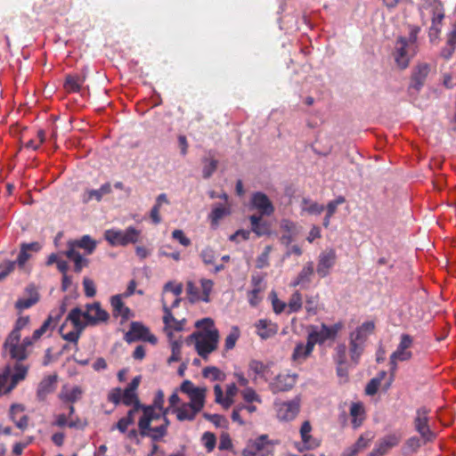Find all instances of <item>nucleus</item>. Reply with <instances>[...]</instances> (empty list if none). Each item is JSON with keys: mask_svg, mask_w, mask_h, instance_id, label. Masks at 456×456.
Masks as SVG:
<instances>
[{"mask_svg": "<svg viewBox=\"0 0 456 456\" xmlns=\"http://www.w3.org/2000/svg\"><path fill=\"white\" fill-rule=\"evenodd\" d=\"M164 393L158 390L154 395L153 403L151 405H144V436H150L153 441L159 440L166 436L167 428L169 424L167 419V409L163 408ZM150 456H164V452L152 442ZM168 456H185L183 451L170 453Z\"/></svg>", "mask_w": 456, "mask_h": 456, "instance_id": "f257e3e1", "label": "nucleus"}, {"mask_svg": "<svg viewBox=\"0 0 456 456\" xmlns=\"http://www.w3.org/2000/svg\"><path fill=\"white\" fill-rule=\"evenodd\" d=\"M142 377L138 375L134 377L127 387L122 390L120 387H114L110 390L108 394V401L115 405L123 403L126 406L134 405V408L129 410L127 415L121 418L116 424L121 433H125L127 430L128 426L134 423V415L140 409H142V405L138 398L137 389L140 386Z\"/></svg>", "mask_w": 456, "mask_h": 456, "instance_id": "f03ea898", "label": "nucleus"}, {"mask_svg": "<svg viewBox=\"0 0 456 456\" xmlns=\"http://www.w3.org/2000/svg\"><path fill=\"white\" fill-rule=\"evenodd\" d=\"M197 328H202L203 331H195L186 338V343L195 344V349L200 356L207 359L208 354L217 348L219 333L214 328V322L210 318H204L196 322Z\"/></svg>", "mask_w": 456, "mask_h": 456, "instance_id": "7ed1b4c3", "label": "nucleus"}, {"mask_svg": "<svg viewBox=\"0 0 456 456\" xmlns=\"http://www.w3.org/2000/svg\"><path fill=\"white\" fill-rule=\"evenodd\" d=\"M413 345V338L406 333H403L400 336V341L395 352L389 357V364L391 373L394 374L397 370L398 362L410 361L413 354L411 351V347Z\"/></svg>", "mask_w": 456, "mask_h": 456, "instance_id": "20e7f679", "label": "nucleus"}, {"mask_svg": "<svg viewBox=\"0 0 456 456\" xmlns=\"http://www.w3.org/2000/svg\"><path fill=\"white\" fill-rule=\"evenodd\" d=\"M430 410L422 406L416 411L413 419L414 429L419 434L424 444L432 443L436 438V433L429 427Z\"/></svg>", "mask_w": 456, "mask_h": 456, "instance_id": "39448f33", "label": "nucleus"}, {"mask_svg": "<svg viewBox=\"0 0 456 456\" xmlns=\"http://www.w3.org/2000/svg\"><path fill=\"white\" fill-rule=\"evenodd\" d=\"M66 321H69L73 324L74 330L65 333L64 325H62L60 329L61 337L63 339L77 345L82 331L86 328V323H83L81 320V309L79 307L73 308L69 313Z\"/></svg>", "mask_w": 456, "mask_h": 456, "instance_id": "423d86ee", "label": "nucleus"}, {"mask_svg": "<svg viewBox=\"0 0 456 456\" xmlns=\"http://www.w3.org/2000/svg\"><path fill=\"white\" fill-rule=\"evenodd\" d=\"M278 444L277 440H270L268 435H260L255 439L248 440L241 454L242 456H256L258 452H262L273 453V446Z\"/></svg>", "mask_w": 456, "mask_h": 456, "instance_id": "0eeeda50", "label": "nucleus"}, {"mask_svg": "<svg viewBox=\"0 0 456 456\" xmlns=\"http://www.w3.org/2000/svg\"><path fill=\"white\" fill-rule=\"evenodd\" d=\"M139 231L133 227H128L125 231L107 230L104 237L112 246H126L135 242L139 238Z\"/></svg>", "mask_w": 456, "mask_h": 456, "instance_id": "6e6552de", "label": "nucleus"}, {"mask_svg": "<svg viewBox=\"0 0 456 456\" xmlns=\"http://www.w3.org/2000/svg\"><path fill=\"white\" fill-rule=\"evenodd\" d=\"M343 328L342 322H337L332 326H328L324 323L321 325V330H317L315 326H311V330L308 337L313 341L314 346L316 344L322 345L328 339H335L338 331Z\"/></svg>", "mask_w": 456, "mask_h": 456, "instance_id": "1a4fd4ad", "label": "nucleus"}, {"mask_svg": "<svg viewBox=\"0 0 456 456\" xmlns=\"http://www.w3.org/2000/svg\"><path fill=\"white\" fill-rule=\"evenodd\" d=\"M416 53V49L411 48L408 45V41L405 37H401L396 40L394 59L400 69H406L409 66L411 59Z\"/></svg>", "mask_w": 456, "mask_h": 456, "instance_id": "9d476101", "label": "nucleus"}, {"mask_svg": "<svg viewBox=\"0 0 456 456\" xmlns=\"http://www.w3.org/2000/svg\"><path fill=\"white\" fill-rule=\"evenodd\" d=\"M402 441V434L400 432H393L380 438L374 448L367 456H385L388 452L396 447Z\"/></svg>", "mask_w": 456, "mask_h": 456, "instance_id": "9b49d317", "label": "nucleus"}, {"mask_svg": "<svg viewBox=\"0 0 456 456\" xmlns=\"http://www.w3.org/2000/svg\"><path fill=\"white\" fill-rule=\"evenodd\" d=\"M84 318L83 323L86 326H94L99 322H106L109 319V314L101 307L100 303L86 305V310H81V318Z\"/></svg>", "mask_w": 456, "mask_h": 456, "instance_id": "f8f14e48", "label": "nucleus"}, {"mask_svg": "<svg viewBox=\"0 0 456 456\" xmlns=\"http://www.w3.org/2000/svg\"><path fill=\"white\" fill-rule=\"evenodd\" d=\"M430 72V65L426 62L418 63L412 69L409 92L418 94L424 86Z\"/></svg>", "mask_w": 456, "mask_h": 456, "instance_id": "ddd939ff", "label": "nucleus"}, {"mask_svg": "<svg viewBox=\"0 0 456 456\" xmlns=\"http://www.w3.org/2000/svg\"><path fill=\"white\" fill-rule=\"evenodd\" d=\"M297 375L280 373L269 382V388L273 394L290 390L297 382Z\"/></svg>", "mask_w": 456, "mask_h": 456, "instance_id": "4468645a", "label": "nucleus"}, {"mask_svg": "<svg viewBox=\"0 0 456 456\" xmlns=\"http://www.w3.org/2000/svg\"><path fill=\"white\" fill-rule=\"evenodd\" d=\"M42 248L39 242L34 241L30 243H21L20 252L14 262L20 270L29 273V270L26 266V263L32 257L34 253H37Z\"/></svg>", "mask_w": 456, "mask_h": 456, "instance_id": "2eb2a0df", "label": "nucleus"}, {"mask_svg": "<svg viewBox=\"0 0 456 456\" xmlns=\"http://www.w3.org/2000/svg\"><path fill=\"white\" fill-rule=\"evenodd\" d=\"M35 341L33 336L31 338L26 337L21 342L14 344L13 347L12 345H6L5 340L3 347L4 351L9 352L11 358L22 361L27 358V347L32 346Z\"/></svg>", "mask_w": 456, "mask_h": 456, "instance_id": "dca6fc26", "label": "nucleus"}, {"mask_svg": "<svg viewBox=\"0 0 456 456\" xmlns=\"http://www.w3.org/2000/svg\"><path fill=\"white\" fill-rule=\"evenodd\" d=\"M277 418L280 420L290 421L294 419L299 412V400L295 399L290 402H284L276 405Z\"/></svg>", "mask_w": 456, "mask_h": 456, "instance_id": "f3484780", "label": "nucleus"}, {"mask_svg": "<svg viewBox=\"0 0 456 456\" xmlns=\"http://www.w3.org/2000/svg\"><path fill=\"white\" fill-rule=\"evenodd\" d=\"M336 259L337 255L333 248L326 249L320 254L316 271L321 278H324L330 273Z\"/></svg>", "mask_w": 456, "mask_h": 456, "instance_id": "a211bd4d", "label": "nucleus"}, {"mask_svg": "<svg viewBox=\"0 0 456 456\" xmlns=\"http://www.w3.org/2000/svg\"><path fill=\"white\" fill-rule=\"evenodd\" d=\"M252 206L257 209L260 216H271L274 212V207L266 194L261 191L253 193L251 197Z\"/></svg>", "mask_w": 456, "mask_h": 456, "instance_id": "6ab92c4d", "label": "nucleus"}, {"mask_svg": "<svg viewBox=\"0 0 456 456\" xmlns=\"http://www.w3.org/2000/svg\"><path fill=\"white\" fill-rule=\"evenodd\" d=\"M57 375H49L45 377L38 384L37 389V399L40 402H44L46 397L53 394L56 389Z\"/></svg>", "mask_w": 456, "mask_h": 456, "instance_id": "aec40b11", "label": "nucleus"}, {"mask_svg": "<svg viewBox=\"0 0 456 456\" xmlns=\"http://www.w3.org/2000/svg\"><path fill=\"white\" fill-rule=\"evenodd\" d=\"M248 371L255 374L254 380L261 379L265 381H269L273 376L271 370V363H264L258 360H251L248 363Z\"/></svg>", "mask_w": 456, "mask_h": 456, "instance_id": "412c9836", "label": "nucleus"}, {"mask_svg": "<svg viewBox=\"0 0 456 456\" xmlns=\"http://www.w3.org/2000/svg\"><path fill=\"white\" fill-rule=\"evenodd\" d=\"M256 332L262 339L275 336L279 330L277 323L268 319H260L255 323Z\"/></svg>", "mask_w": 456, "mask_h": 456, "instance_id": "4be33fe9", "label": "nucleus"}, {"mask_svg": "<svg viewBox=\"0 0 456 456\" xmlns=\"http://www.w3.org/2000/svg\"><path fill=\"white\" fill-rule=\"evenodd\" d=\"M314 348V344L307 336L306 344L300 342L297 343L294 348V351L291 355V359L294 362H302L305 361L313 353Z\"/></svg>", "mask_w": 456, "mask_h": 456, "instance_id": "5701e85b", "label": "nucleus"}, {"mask_svg": "<svg viewBox=\"0 0 456 456\" xmlns=\"http://www.w3.org/2000/svg\"><path fill=\"white\" fill-rule=\"evenodd\" d=\"M122 295H115L110 298V305L112 307V314L114 317L120 316L122 322L127 321L131 316V311L126 307L122 301Z\"/></svg>", "mask_w": 456, "mask_h": 456, "instance_id": "b1692460", "label": "nucleus"}, {"mask_svg": "<svg viewBox=\"0 0 456 456\" xmlns=\"http://www.w3.org/2000/svg\"><path fill=\"white\" fill-rule=\"evenodd\" d=\"M29 322V316L19 317L14 324L13 329L6 338V345H12L14 347V344L20 341V330L25 328Z\"/></svg>", "mask_w": 456, "mask_h": 456, "instance_id": "393cba45", "label": "nucleus"}, {"mask_svg": "<svg viewBox=\"0 0 456 456\" xmlns=\"http://www.w3.org/2000/svg\"><path fill=\"white\" fill-rule=\"evenodd\" d=\"M67 246L74 250L83 248L87 255H91L96 248V242L89 235H84L79 240H69Z\"/></svg>", "mask_w": 456, "mask_h": 456, "instance_id": "a878e982", "label": "nucleus"}, {"mask_svg": "<svg viewBox=\"0 0 456 456\" xmlns=\"http://www.w3.org/2000/svg\"><path fill=\"white\" fill-rule=\"evenodd\" d=\"M314 263L307 262L302 270L299 272L296 279L291 282L290 286L297 287L301 286L305 287V285H309L312 281V276L314 275Z\"/></svg>", "mask_w": 456, "mask_h": 456, "instance_id": "bb28decb", "label": "nucleus"}, {"mask_svg": "<svg viewBox=\"0 0 456 456\" xmlns=\"http://www.w3.org/2000/svg\"><path fill=\"white\" fill-rule=\"evenodd\" d=\"M86 75L79 74H68L65 77L63 87L68 93H78L82 85L86 81Z\"/></svg>", "mask_w": 456, "mask_h": 456, "instance_id": "cd10ccee", "label": "nucleus"}, {"mask_svg": "<svg viewBox=\"0 0 456 456\" xmlns=\"http://www.w3.org/2000/svg\"><path fill=\"white\" fill-rule=\"evenodd\" d=\"M444 18L442 4L435 6V11L432 17V24L429 28V37H437L441 32L442 21Z\"/></svg>", "mask_w": 456, "mask_h": 456, "instance_id": "c85d7f7f", "label": "nucleus"}, {"mask_svg": "<svg viewBox=\"0 0 456 456\" xmlns=\"http://www.w3.org/2000/svg\"><path fill=\"white\" fill-rule=\"evenodd\" d=\"M111 185L110 183L102 184L98 190H86L83 194V202L87 203L92 200L101 201L104 195L111 192Z\"/></svg>", "mask_w": 456, "mask_h": 456, "instance_id": "c756f323", "label": "nucleus"}, {"mask_svg": "<svg viewBox=\"0 0 456 456\" xmlns=\"http://www.w3.org/2000/svg\"><path fill=\"white\" fill-rule=\"evenodd\" d=\"M423 444H425L421 437L412 436L405 440L402 447V453L404 456L416 454Z\"/></svg>", "mask_w": 456, "mask_h": 456, "instance_id": "7c9ffc66", "label": "nucleus"}, {"mask_svg": "<svg viewBox=\"0 0 456 456\" xmlns=\"http://www.w3.org/2000/svg\"><path fill=\"white\" fill-rule=\"evenodd\" d=\"M350 415L352 417L353 428H358L361 427L365 419V410L363 404L360 402L353 403L350 406Z\"/></svg>", "mask_w": 456, "mask_h": 456, "instance_id": "2f4dec72", "label": "nucleus"}, {"mask_svg": "<svg viewBox=\"0 0 456 456\" xmlns=\"http://www.w3.org/2000/svg\"><path fill=\"white\" fill-rule=\"evenodd\" d=\"M64 255L74 262V272L79 273L82 272L84 267H86L89 264L88 259L83 257L77 250L73 248H68Z\"/></svg>", "mask_w": 456, "mask_h": 456, "instance_id": "473e14b6", "label": "nucleus"}, {"mask_svg": "<svg viewBox=\"0 0 456 456\" xmlns=\"http://www.w3.org/2000/svg\"><path fill=\"white\" fill-rule=\"evenodd\" d=\"M27 373L28 367L22 363L17 362L14 365V372L11 376V384L7 387L5 392H11L20 381L25 379Z\"/></svg>", "mask_w": 456, "mask_h": 456, "instance_id": "72a5a7b5", "label": "nucleus"}, {"mask_svg": "<svg viewBox=\"0 0 456 456\" xmlns=\"http://www.w3.org/2000/svg\"><path fill=\"white\" fill-rule=\"evenodd\" d=\"M251 231L258 237L269 233V226L266 222L262 220V216L252 215L249 216Z\"/></svg>", "mask_w": 456, "mask_h": 456, "instance_id": "f704fd0d", "label": "nucleus"}, {"mask_svg": "<svg viewBox=\"0 0 456 456\" xmlns=\"http://www.w3.org/2000/svg\"><path fill=\"white\" fill-rule=\"evenodd\" d=\"M202 176L205 179L210 178L213 174L216 171L218 167V160L215 159V157L211 154V152L208 153V156L204 157L202 159Z\"/></svg>", "mask_w": 456, "mask_h": 456, "instance_id": "c9c22d12", "label": "nucleus"}, {"mask_svg": "<svg viewBox=\"0 0 456 456\" xmlns=\"http://www.w3.org/2000/svg\"><path fill=\"white\" fill-rule=\"evenodd\" d=\"M163 204H169L166 193H161L158 196L156 203L150 212V218L154 224H159L161 222L159 209Z\"/></svg>", "mask_w": 456, "mask_h": 456, "instance_id": "e433bc0d", "label": "nucleus"}, {"mask_svg": "<svg viewBox=\"0 0 456 456\" xmlns=\"http://www.w3.org/2000/svg\"><path fill=\"white\" fill-rule=\"evenodd\" d=\"M206 393L207 388L205 387L195 390L193 394L189 395L191 402L188 404L195 409V411H200L205 404Z\"/></svg>", "mask_w": 456, "mask_h": 456, "instance_id": "4c0bfd02", "label": "nucleus"}, {"mask_svg": "<svg viewBox=\"0 0 456 456\" xmlns=\"http://www.w3.org/2000/svg\"><path fill=\"white\" fill-rule=\"evenodd\" d=\"M141 338H142V323L134 322L131 323L130 330L126 333L125 339L128 343H133Z\"/></svg>", "mask_w": 456, "mask_h": 456, "instance_id": "58836bf2", "label": "nucleus"}, {"mask_svg": "<svg viewBox=\"0 0 456 456\" xmlns=\"http://www.w3.org/2000/svg\"><path fill=\"white\" fill-rule=\"evenodd\" d=\"M82 389L79 387H74L70 390H62L59 394V398L64 403H74L80 399Z\"/></svg>", "mask_w": 456, "mask_h": 456, "instance_id": "ea45409f", "label": "nucleus"}, {"mask_svg": "<svg viewBox=\"0 0 456 456\" xmlns=\"http://www.w3.org/2000/svg\"><path fill=\"white\" fill-rule=\"evenodd\" d=\"M175 412L177 419L183 421L193 420L199 411H195V409L191 407L189 404L184 403L181 407L177 408Z\"/></svg>", "mask_w": 456, "mask_h": 456, "instance_id": "a19ab883", "label": "nucleus"}, {"mask_svg": "<svg viewBox=\"0 0 456 456\" xmlns=\"http://www.w3.org/2000/svg\"><path fill=\"white\" fill-rule=\"evenodd\" d=\"M288 314L297 313L302 309L303 306V297L302 294L296 290L293 292L288 302Z\"/></svg>", "mask_w": 456, "mask_h": 456, "instance_id": "79ce46f5", "label": "nucleus"}, {"mask_svg": "<svg viewBox=\"0 0 456 456\" xmlns=\"http://www.w3.org/2000/svg\"><path fill=\"white\" fill-rule=\"evenodd\" d=\"M320 305V296L319 294L306 295L305 296V311L308 315H315L318 313Z\"/></svg>", "mask_w": 456, "mask_h": 456, "instance_id": "37998d69", "label": "nucleus"}, {"mask_svg": "<svg viewBox=\"0 0 456 456\" xmlns=\"http://www.w3.org/2000/svg\"><path fill=\"white\" fill-rule=\"evenodd\" d=\"M229 214L230 210L227 208L222 206L214 208L208 216L211 222V225L213 227H216L219 224V221L223 219L225 216H228Z\"/></svg>", "mask_w": 456, "mask_h": 456, "instance_id": "c03bdc74", "label": "nucleus"}, {"mask_svg": "<svg viewBox=\"0 0 456 456\" xmlns=\"http://www.w3.org/2000/svg\"><path fill=\"white\" fill-rule=\"evenodd\" d=\"M202 375L204 378L208 379L212 381H224L225 379V374L215 366H208L203 369Z\"/></svg>", "mask_w": 456, "mask_h": 456, "instance_id": "a18cd8bd", "label": "nucleus"}, {"mask_svg": "<svg viewBox=\"0 0 456 456\" xmlns=\"http://www.w3.org/2000/svg\"><path fill=\"white\" fill-rule=\"evenodd\" d=\"M162 305H163V311H164V316H163V322L165 324L164 330L167 332V336L171 339L172 338V332H171V322L175 321V317L172 314L171 309L166 303L165 299L162 298Z\"/></svg>", "mask_w": 456, "mask_h": 456, "instance_id": "49530a36", "label": "nucleus"}, {"mask_svg": "<svg viewBox=\"0 0 456 456\" xmlns=\"http://www.w3.org/2000/svg\"><path fill=\"white\" fill-rule=\"evenodd\" d=\"M302 210L310 215H320L324 210V207L309 199H303Z\"/></svg>", "mask_w": 456, "mask_h": 456, "instance_id": "de8ad7c7", "label": "nucleus"}, {"mask_svg": "<svg viewBox=\"0 0 456 456\" xmlns=\"http://www.w3.org/2000/svg\"><path fill=\"white\" fill-rule=\"evenodd\" d=\"M373 438V433L371 431H366L358 437L354 445L361 452L370 445Z\"/></svg>", "mask_w": 456, "mask_h": 456, "instance_id": "09e8293b", "label": "nucleus"}, {"mask_svg": "<svg viewBox=\"0 0 456 456\" xmlns=\"http://www.w3.org/2000/svg\"><path fill=\"white\" fill-rule=\"evenodd\" d=\"M203 418L212 422L216 428H227L228 421L223 415L204 412Z\"/></svg>", "mask_w": 456, "mask_h": 456, "instance_id": "8fccbe9b", "label": "nucleus"}, {"mask_svg": "<svg viewBox=\"0 0 456 456\" xmlns=\"http://www.w3.org/2000/svg\"><path fill=\"white\" fill-rule=\"evenodd\" d=\"M349 345H350L349 352H350L351 360L355 364H357L359 362L360 357L363 352V344L350 341Z\"/></svg>", "mask_w": 456, "mask_h": 456, "instance_id": "3c124183", "label": "nucleus"}, {"mask_svg": "<svg viewBox=\"0 0 456 456\" xmlns=\"http://www.w3.org/2000/svg\"><path fill=\"white\" fill-rule=\"evenodd\" d=\"M333 360L336 364L346 363V346L345 344H339L335 347Z\"/></svg>", "mask_w": 456, "mask_h": 456, "instance_id": "603ef678", "label": "nucleus"}, {"mask_svg": "<svg viewBox=\"0 0 456 456\" xmlns=\"http://www.w3.org/2000/svg\"><path fill=\"white\" fill-rule=\"evenodd\" d=\"M272 250L271 246H266L264 251L259 255L256 258V267L258 269H263L269 265V256Z\"/></svg>", "mask_w": 456, "mask_h": 456, "instance_id": "864d4df0", "label": "nucleus"}, {"mask_svg": "<svg viewBox=\"0 0 456 456\" xmlns=\"http://www.w3.org/2000/svg\"><path fill=\"white\" fill-rule=\"evenodd\" d=\"M181 347L182 341L181 340H173L171 341V351L172 354L169 356L167 362L168 363L178 362L181 359Z\"/></svg>", "mask_w": 456, "mask_h": 456, "instance_id": "5fc2aeb1", "label": "nucleus"}, {"mask_svg": "<svg viewBox=\"0 0 456 456\" xmlns=\"http://www.w3.org/2000/svg\"><path fill=\"white\" fill-rule=\"evenodd\" d=\"M200 256L202 262L205 265H213L215 263L216 254V251L214 248H212L210 247H206L205 248H203L201 250Z\"/></svg>", "mask_w": 456, "mask_h": 456, "instance_id": "6e6d98bb", "label": "nucleus"}, {"mask_svg": "<svg viewBox=\"0 0 456 456\" xmlns=\"http://www.w3.org/2000/svg\"><path fill=\"white\" fill-rule=\"evenodd\" d=\"M201 441L208 452H212L215 449L216 444V437L213 433L205 432L202 435Z\"/></svg>", "mask_w": 456, "mask_h": 456, "instance_id": "4d7b16f0", "label": "nucleus"}, {"mask_svg": "<svg viewBox=\"0 0 456 456\" xmlns=\"http://www.w3.org/2000/svg\"><path fill=\"white\" fill-rule=\"evenodd\" d=\"M16 262L10 260L4 261L0 264V281L4 280L15 269Z\"/></svg>", "mask_w": 456, "mask_h": 456, "instance_id": "13d9d810", "label": "nucleus"}, {"mask_svg": "<svg viewBox=\"0 0 456 456\" xmlns=\"http://www.w3.org/2000/svg\"><path fill=\"white\" fill-rule=\"evenodd\" d=\"M232 420L238 423L240 426H245L247 421L245 420V414L240 404L236 405L231 414Z\"/></svg>", "mask_w": 456, "mask_h": 456, "instance_id": "bf43d9fd", "label": "nucleus"}, {"mask_svg": "<svg viewBox=\"0 0 456 456\" xmlns=\"http://www.w3.org/2000/svg\"><path fill=\"white\" fill-rule=\"evenodd\" d=\"M240 337V330L237 327H233L230 334L225 338V349L231 350L235 346V344Z\"/></svg>", "mask_w": 456, "mask_h": 456, "instance_id": "052dcab7", "label": "nucleus"}, {"mask_svg": "<svg viewBox=\"0 0 456 456\" xmlns=\"http://www.w3.org/2000/svg\"><path fill=\"white\" fill-rule=\"evenodd\" d=\"M200 285H201L202 294H203L201 300L208 303V302H209V295L212 291L214 282L211 280L202 279L200 281Z\"/></svg>", "mask_w": 456, "mask_h": 456, "instance_id": "680f3d73", "label": "nucleus"}, {"mask_svg": "<svg viewBox=\"0 0 456 456\" xmlns=\"http://www.w3.org/2000/svg\"><path fill=\"white\" fill-rule=\"evenodd\" d=\"M241 395L245 402L247 403H253L257 402L261 403L260 396L256 394L255 389L252 387H246L243 391H241Z\"/></svg>", "mask_w": 456, "mask_h": 456, "instance_id": "e2e57ef3", "label": "nucleus"}, {"mask_svg": "<svg viewBox=\"0 0 456 456\" xmlns=\"http://www.w3.org/2000/svg\"><path fill=\"white\" fill-rule=\"evenodd\" d=\"M53 315L50 314L48 316V318L43 322V324L41 325L40 328L37 329L34 332H33V338L34 340H38L46 331L47 330L49 329L52 322H53Z\"/></svg>", "mask_w": 456, "mask_h": 456, "instance_id": "0e129e2a", "label": "nucleus"}, {"mask_svg": "<svg viewBox=\"0 0 456 456\" xmlns=\"http://www.w3.org/2000/svg\"><path fill=\"white\" fill-rule=\"evenodd\" d=\"M301 440L302 443H304V448L306 450H314L321 444V441L311 436V434L306 435L305 437L301 438Z\"/></svg>", "mask_w": 456, "mask_h": 456, "instance_id": "69168bd1", "label": "nucleus"}, {"mask_svg": "<svg viewBox=\"0 0 456 456\" xmlns=\"http://www.w3.org/2000/svg\"><path fill=\"white\" fill-rule=\"evenodd\" d=\"M37 302L35 300V299H31V298H19L16 302H15V308L18 310V311H23L25 309H28L30 308L31 306H33L34 305H36Z\"/></svg>", "mask_w": 456, "mask_h": 456, "instance_id": "338daca9", "label": "nucleus"}, {"mask_svg": "<svg viewBox=\"0 0 456 456\" xmlns=\"http://www.w3.org/2000/svg\"><path fill=\"white\" fill-rule=\"evenodd\" d=\"M83 287L85 290V295L88 297H93L96 294L94 282L88 278H85L83 280Z\"/></svg>", "mask_w": 456, "mask_h": 456, "instance_id": "774afa93", "label": "nucleus"}]
</instances>
